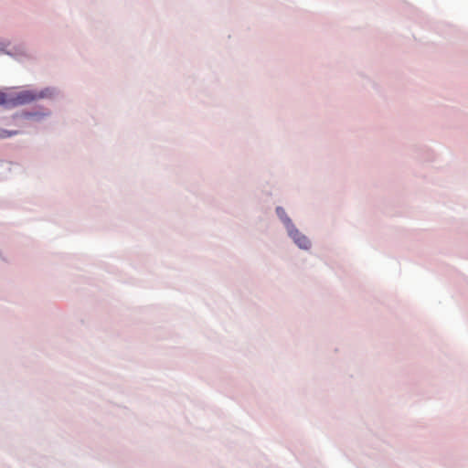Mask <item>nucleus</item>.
Masks as SVG:
<instances>
[{"label": "nucleus", "mask_w": 468, "mask_h": 468, "mask_svg": "<svg viewBox=\"0 0 468 468\" xmlns=\"http://www.w3.org/2000/svg\"><path fill=\"white\" fill-rule=\"evenodd\" d=\"M415 157L421 161H428L432 158V151L426 145H418L414 147Z\"/></svg>", "instance_id": "nucleus-6"}, {"label": "nucleus", "mask_w": 468, "mask_h": 468, "mask_svg": "<svg viewBox=\"0 0 468 468\" xmlns=\"http://www.w3.org/2000/svg\"><path fill=\"white\" fill-rule=\"evenodd\" d=\"M60 95V90L54 86H48L41 90L27 89L19 90L20 106L27 105L40 100L53 101Z\"/></svg>", "instance_id": "nucleus-2"}, {"label": "nucleus", "mask_w": 468, "mask_h": 468, "mask_svg": "<svg viewBox=\"0 0 468 468\" xmlns=\"http://www.w3.org/2000/svg\"><path fill=\"white\" fill-rule=\"evenodd\" d=\"M10 46V40L0 37V54H4L5 52V48H9Z\"/></svg>", "instance_id": "nucleus-8"}, {"label": "nucleus", "mask_w": 468, "mask_h": 468, "mask_svg": "<svg viewBox=\"0 0 468 468\" xmlns=\"http://www.w3.org/2000/svg\"><path fill=\"white\" fill-rule=\"evenodd\" d=\"M5 55L13 58L16 60L22 61L23 59H28L31 56L28 54L26 47L23 44L12 47V48H6Z\"/></svg>", "instance_id": "nucleus-5"}, {"label": "nucleus", "mask_w": 468, "mask_h": 468, "mask_svg": "<svg viewBox=\"0 0 468 468\" xmlns=\"http://www.w3.org/2000/svg\"><path fill=\"white\" fill-rule=\"evenodd\" d=\"M8 171H10L9 164L3 160H0V176L4 175Z\"/></svg>", "instance_id": "nucleus-9"}, {"label": "nucleus", "mask_w": 468, "mask_h": 468, "mask_svg": "<svg viewBox=\"0 0 468 468\" xmlns=\"http://www.w3.org/2000/svg\"><path fill=\"white\" fill-rule=\"evenodd\" d=\"M53 112L51 109L41 104H37L32 109H24L21 112H16L13 115V119H23L40 123L51 118Z\"/></svg>", "instance_id": "nucleus-3"}, {"label": "nucleus", "mask_w": 468, "mask_h": 468, "mask_svg": "<svg viewBox=\"0 0 468 468\" xmlns=\"http://www.w3.org/2000/svg\"><path fill=\"white\" fill-rule=\"evenodd\" d=\"M0 106L5 110L19 107V91L7 93L0 89Z\"/></svg>", "instance_id": "nucleus-4"}, {"label": "nucleus", "mask_w": 468, "mask_h": 468, "mask_svg": "<svg viewBox=\"0 0 468 468\" xmlns=\"http://www.w3.org/2000/svg\"><path fill=\"white\" fill-rule=\"evenodd\" d=\"M275 215L282 225L288 239L299 250H310L313 246L312 240L297 228L285 208L282 206H277L275 207Z\"/></svg>", "instance_id": "nucleus-1"}, {"label": "nucleus", "mask_w": 468, "mask_h": 468, "mask_svg": "<svg viewBox=\"0 0 468 468\" xmlns=\"http://www.w3.org/2000/svg\"><path fill=\"white\" fill-rule=\"evenodd\" d=\"M24 132L21 130H7L0 128V140H5L14 136L22 134Z\"/></svg>", "instance_id": "nucleus-7"}]
</instances>
